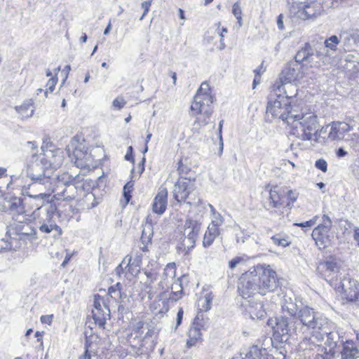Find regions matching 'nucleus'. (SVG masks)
I'll return each mask as SVG.
<instances>
[{
  "label": "nucleus",
  "instance_id": "obj_25",
  "mask_svg": "<svg viewBox=\"0 0 359 359\" xmlns=\"http://www.w3.org/2000/svg\"><path fill=\"white\" fill-rule=\"evenodd\" d=\"M341 359H359V350L351 341L343 343L341 351Z\"/></svg>",
  "mask_w": 359,
  "mask_h": 359
},
{
  "label": "nucleus",
  "instance_id": "obj_29",
  "mask_svg": "<svg viewBox=\"0 0 359 359\" xmlns=\"http://www.w3.org/2000/svg\"><path fill=\"white\" fill-rule=\"evenodd\" d=\"M281 307L284 315L287 313L293 320H294L300 309L298 308L297 303L294 302L291 297H284Z\"/></svg>",
  "mask_w": 359,
  "mask_h": 359
},
{
  "label": "nucleus",
  "instance_id": "obj_5",
  "mask_svg": "<svg viewBox=\"0 0 359 359\" xmlns=\"http://www.w3.org/2000/svg\"><path fill=\"white\" fill-rule=\"evenodd\" d=\"M285 95H278L273 100H270L266 107V116L269 119V116L272 118L281 119L287 123V118L290 116V111H296L299 106L292 104L293 95H290L285 90Z\"/></svg>",
  "mask_w": 359,
  "mask_h": 359
},
{
  "label": "nucleus",
  "instance_id": "obj_40",
  "mask_svg": "<svg viewBox=\"0 0 359 359\" xmlns=\"http://www.w3.org/2000/svg\"><path fill=\"white\" fill-rule=\"evenodd\" d=\"M131 257H128L126 256L122 261V262L116 268L115 271L116 274L120 276L121 273H124V270L128 268V271L130 268V262Z\"/></svg>",
  "mask_w": 359,
  "mask_h": 359
},
{
  "label": "nucleus",
  "instance_id": "obj_14",
  "mask_svg": "<svg viewBox=\"0 0 359 359\" xmlns=\"http://www.w3.org/2000/svg\"><path fill=\"white\" fill-rule=\"evenodd\" d=\"M325 327V328H320L318 332L313 334L311 338L318 342H321L323 341L325 336H327V340L325 341L326 347H328L329 349H332V351H335L338 341L340 339L339 334L337 332L333 330L334 324L330 320H327Z\"/></svg>",
  "mask_w": 359,
  "mask_h": 359
},
{
  "label": "nucleus",
  "instance_id": "obj_9",
  "mask_svg": "<svg viewBox=\"0 0 359 359\" xmlns=\"http://www.w3.org/2000/svg\"><path fill=\"white\" fill-rule=\"evenodd\" d=\"M201 229V223L196 219L188 218L183 227V238L179 248L186 254L195 246L196 239Z\"/></svg>",
  "mask_w": 359,
  "mask_h": 359
},
{
  "label": "nucleus",
  "instance_id": "obj_26",
  "mask_svg": "<svg viewBox=\"0 0 359 359\" xmlns=\"http://www.w3.org/2000/svg\"><path fill=\"white\" fill-rule=\"evenodd\" d=\"M76 195V187L74 185V184H68L64 187L62 191H58L55 196L57 200L70 201L74 200Z\"/></svg>",
  "mask_w": 359,
  "mask_h": 359
},
{
  "label": "nucleus",
  "instance_id": "obj_17",
  "mask_svg": "<svg viewBox=\"0 0 359 359\" xmlns=\"http://www.w3.org/2000/svg\"><path fill=\"white\" fill-rule=\"evenodd\" d=\"M315 56L319 60H323L326 57L320 51L313 50L312 46L309 43H306L304 47L297 51L294 61L304 66V65H310L312 67L314 65Z\"/></svg>",
  "mask_w": 359,
  "mask_h": 359
},
{
  "label": "nucleus",
  "instance_id": "obj_11",
  "mask_svg": "<svg viewBox=\"0 0 359 359\" xmlns=\"http://www.w3.org/2000/svg\"><path fill=\"white\" fill-rule=\"evenodd\" d=\"M332 287L339 292L343 299L353 302L358 299L359 294V282L349 276H344L334 283Z\"/></svg>",
  "mask_w": 359,
  "mask_h": 359
},
{
  "label": "nucleus",
  "instance_id": "obj_22",
  "mask_svg": "<svg viewBox=\"0 0 359 359\" xmlns=\"http://www.w3.org/2000/svg\"><path fill=\"white\" fill-rule=\"evenodd\" d=\"M219 217L220 218L219 220H212V222L210 224L205 233L203 245L205 248L210 246L214 240L220 233L219 226L223 224L224 219L221 215H219Z\"/></svg>",
  "mask_w": 359,
  "mask_h": 359
},
{
  "label": "nucleus",
  "instance_id": "obj_50",
  "mask_svg": "<svg viewBox=\"0 0 359 359\" xmlns=\"http://www.w3.org/2000/svg\"><path fill=\"white\" fill-rule=\"evenodd\" d=\"M34 104V102L32 100H29L25 101L20 106H16L15 107V109L18 113H24L25 111L29 109V108Z\"/></svg>",
  "mask_w": 359,
  "mask_h": 359
},
{
  "label": "nucleus",
  "instance_id": "obj_34",
  "mask_svg": "<svg viewBox=\"0 0 359 359\" xmlns=\"http://www.w3.org/2000/svg\"><path fill=\"white\" fill-rule=\"evenodd\" d=\"M212 299L213 297L212 292H208L205 294L203 297L200 298L198 302V306L200 312L198 313L203 316L202 313L203 312L209 311L211 309Z\"/></svg>",
  "mask_w": 359,
  "mask_h": 359
},
{
  "label": "nucleus",
  "instance_id": "obj_60",
  "mask_svg": "<svg viewBox=\"0 0 359 359\" xmlns=\"http://www.w3.org/2000/svg\"><path fill=\"white\" fill-rule=\"evenodd\" d=\"M224 121L222 120L219 121V154H221L223 151V140H222V124Z\"/></svg>",
  "mask_w": 359,
  "mask_h": 359
},
{
  "label": "nucleus",
  "instance_id": "obj_19",
  "mask_svg": "<svg viewBox=\"0 0 359 359\" xmlns=\"http://www.w3.org/2000/svg\"><path fill=\"white\" fill-rule=\"evenodd\" d=\"M1 203V210L8 212L13 217L22 215L25 212V206L22 199L18 197H10L4 198Z\"/></svg>",
  "mask_w": 359,
  "mask_h": 359
},
{
  "label": "nucleus",
  "instance_id": "obj_28",
  "mask_svg": "<svg viewBox=\"0 0 359 359\" xmlns=\"http://www.w3.org/2000/svg\"><path fill=\"white\" fill-rule=\"evenodd\" d=\"M270 208H278L283 204V194L281 189L277 186L273 187L269 191Z\"/></svg>",
  "mask_w": 359,
  "mask_h": 359
},
{
  "label": "nucleus",
  "instance_id": "obj_46",
  "mask_svg": "<svg viewBox=\"0 0 359 359\" xmlns=\"http://www.w3.org/2000/svg\"><path fill=\"white\" fill-rule=\"evenodd\" d=\"M133 182L130 181L126 183L123 187V196L126 203H128L131 198L130 192L133 190Z\"/></svg>",
  "mask_w": 359,
  "mask_h": 359
},
{
  "label": "nucleus",
  "instance_id": "obj_61",
  "mask_svg": "<svg viewBox=\"0 0 359 359\" xmlns=\"http://www.w3.org/2000/svg\"><path fill=\"white\" fill-rule=\"evenodd\" d=\"M53 315H43L40 318V320L42 323L50 325L53 322Z\"/></svg>",
  "mask_w": 359,
  "mask_h": 359
},
{
  "label": "nucleus",
  "instance_id": "obj_41",
  "mask_svg": "<svg viewBox=\"0 0 359 359\" xmlns=\"http://www.w3.org/2000/svg\"><path fill=\"white\" fill-rule=\"evenodd\" d=\"M172 292L170 294L169 299L172 301H177L182 297V289L180 285L176 284L172 285Z\"/></svg>",
  "mask_w": 359,
  "mask_h": 359
},
{
  "label": "nucleus",
  "instance_id": "obj_63",
  "mask_svg": "<svg viewBox=\"0 0 359 359\" xmlns=\"http://www.w3.org/2000/svg\"><path fill=\"white\" fill-rule=\"evenodd\" d=\"M322 219H323V222H322V224H320L321 225H325L330 228L332 227V222L330 219V217H328L326 215H323Z\"/></svg>",
  "mask_w": 359,
  "mask_h": 359
},
{
  "label": "nucleus",
  "instance_id": "obj_38",
  "mask_svg": "<svg viewBox=\"0 0 359 359\" xmlns=\"http://www.w3.org/2000/svg\"><path fill=\"white\" fill-rule=\"evenodd\" d=\"M340 42H341V41H340L339 36L338 37L336 35H332L330 37L325 39L324 44H325V48H327L331 50L335 51V50H337V45Z\"/></svg>",
  "mask_w": 359,
  "mask_h": 359
},
{
  "label": "nucleus",
  "instance_id": "obj_58",
  "mask_svg": "<svg viewBox=\"0 0 359 359\" xmlns=\"http://www.w3.org/2000/svg\"><path fill=\"white\" fill-rule=\"evenodd\" d=\"M243 261L241 257H236L229 262V267L231 269H234L240 263Z\"/></svg>",
  "mask_w": 359,
  "mask_h": 359
},
{
  "label": "nucleus",
  "instance_id": "obj_27",
  "mask_svg": "<svg viewBox=\"0 0 359 359\" xmlns=\"http://www.w3.org/2000/svg\"><path fill=\"white\" fill-rule=\"evenodd\" d=\"M176 274V265L174 262L168 263L164 268L163 273L161 276V280L158 283L159 287L162 289L165 286H168L170 280H172Z\"/></svg>",
  "mask_w": 359,
  "mask_h": 359
},
{
  "label": "nucleus",
  "instance_id": "obj_12",
  "mask_svg": "<svg viewBox=\"0 0 359 359\" xmlns=\"http://www.w3.org/2000/svg\"><path fill=\"white\" fill-rule=\"evenodd\" d=\"M304 67L303 65L296 61L290 62L280 74L279 79L282 85H278L277 88L280 92H281L282 90H285V85L291 83L292 81H299L304 77ZM289 87L293 86L289 84L287 88Z\"/></svg>",
  "mask_w": 359,
  "mask_h": 359
},
{
  "label": "nucleus",
  "instance_id": "obj_21",
  "mask_svg": "<svg viewBox=\"0 0 359 359\" xmlns=\"http://www.w3.org/2000/svg\"><path fill=\"white\" fill-rule=\"evenodd\" d=\"M168 205V190L165 187H161L154 197L152 203V210L158 215H163Z\"/></svg>",
  "mask_w": 359,
  "mask_h": 359
},
{
  "label": "nucleus",
  "instance_id": "obj_4",
  "mask_svg": "<svg viewBox=\"0 0 359 359\" xmlns=\"http://www.w3.org/2000/svg\"><path fill=\"white\" fill-rule=\"evenodd\" d=\"M38 154L34 153L27 161L25 172L33 183L41 184L48 191H53V171L48 169L39 161Z\"/></svg>",
  "mask_w": 359,
  "mask_h": 359
},
{
  "label": "nucleus",
  "instance_id": "obj_36",
  "mask_svg": "<svg viewBox=\"0 0 359 359\" xmlns=\"http://www.w3.org/2000/svg\"><path fill=\"white\" fill-rule=\"evenodd\" d=\"M104 308L107 311H92L93 318L95 320V323L100 326H103L106 323V316H109V307L104 304Z\"/></svg>",
  "mask_w": 359,
  "mask_h": 359
},
{
  "label": "nucleus",
  "instance_id": "obj_24",
  "mask_svg": "<svg viewBox=\"0 0 359 359\" xmlns=\"http://www.w3.org/2000/svg\"><path fill=\"white\" fill-rule=\"evenodd\" d=\"M331 228L325 225L318 224L312 232V238L319 248H325L329 241L328 233Z\"/></svg>",
  "mask_w": 359,
  "mask_h": 359
},
{
  "label": "nucleus",
  "instance_id": "obj_43",
  "mask_svg": "<svg viewBox=\"0 0 359 359\" xmlns=\"http://www.w3.org/2000/svg\"><path fill=\"white\" fill-rule=\"evenodd\" d=\"M232 13L233 15L238 20V24L239 25V27H241L242 23V11L240 6V4L238 2H236L233 4L232 7Z\"/></svg>",
  "mask_w": 359,
  "mask_h": 359
},
{
  "label": "nucleus",
  "instance_id": "obj_7",
  "mask_svg": "<svg viewBox=\"0 0 359 359\" xmlns=\"http://www.w3.org/2000/svg\"><path fill=\"white\" fill-rule=\"evenodd\" d=\"M290 15L292 18L303 20H314L325 13L323 4L313 1L310 2H293L289 8Z\"/></svg>",
  "mask_w": 359,
  "mask_h": 359
},
{
  "label": "nucleus",
  "instance_id": "obj_30",
  "mask_svg": "<svg viewBox=\"0 0 359 359\" xmlns=\"http://www.w3.org/2000/svg\"><path fill=\"white\" fill-rule=\"evenodd\" d=\"M122 284L117 283L109 287L108 294L116 302H119L121 304L125 303L126 299H128V296L125 292H122Z\"/></svg>",
  "mask_w": 359,
  "mask_h": 359
},
{
  "label": "nucleus",
  "instance_id": "obj_64",
  "mask_svg": "<svg viewBox=\"0 0 359 359\" xmlns=\"http://www.w3.org/2000/svg\"><path fill=\"white\" fill-rule=\"evenodd\" d=\"M353 239L356 242V245L359 247V227H354Z\"/></svg>",
  "mask_w": 359,
  "mask_h": 359
},
{
  "label": "nucleus",
  "instance_id": "obj_18",
  "mask_svg": "<svg viewBox=\"0 0 359 359\" xmlns=\"http://www.w3.org/2000/svg\"><path fill=\"white\" fill-rule=\"evenodd\" d=\"M45 153L38 154L39 161L45 165L48 169H57L63 162V154L60 149H53V151H46Z\"/></svg>",
  "mask_w": 359,
  "mask_h": 359
},
{
  "label": "nucleus",
  "instance_id": "obj_62",
  "mask_svg": "<svg viewBox=\"0 0 359 359\" xmlns=\"http://www.w3.org/2000/svg\"><path fill=\"white\" fill-rule=\"evenodd\" d=\"M336 156L338 158H344L348 155V151H346L343 147H339L335 151Z\"/></svg>",
  "mask_w": 359,
  "mask_h": 359
},
{
  "label": "nucleus",
  "instance_id": "obj_51",
  "mask_svg": "<svg viewBox=\"0 0 359 359\" xmlns=\"http://www.w3.org/2000/svg\"><path fill=\"white\" fill-rule=\"evenodd\" d=\"M148 322L144 321H139L135 325H134L133 330L135 332L139 334L140 335H142L144 332V327L147 325Z\"/></svg>",
  "mask_w": 359,
  "mask_h": 359
},
{
  "label": "nucleus",
  "instance_id": "obj_16",
  "mask_svg": "<svg viewBox=\"0 0 359 359\" xmlns=\"http://www.w3.org/2000/svg\"><path fill=\"white\" fill-rule=\"evenodd\" d=\"M207 323L203 315L198 313L191 324L188 332V339L187 346L189 348L196 346L198 342L202 341V329H204Z\"/></svg>",
  "mask_w": 359,
  "mask_h": 359
},
{
  "label": "nucleus",
  "instance_id": "obj_37",
  "mask_svg": "<svg viewBox=\"0 0 359 359\" xmlns=\"http://www.w3.org/2000/svg\"><path fill=\"white\" fill-rule=\"evenodd\" d=\"M249 313L252 318H262L265 315V311L263 309V305L262 303H255V309L254 306H250Z\"/></svg>",
  "mask_w": 359,
  "mask_h": 359
},
{
  "label": "nucleus",
  "instance_id": "obj_6",
  "mask_svg": "<svg viewBox=\"0 0 359 359\" xmlns=\"http://www.w3.org/2000/svg\"><path fill=\"white\" fill-rule=\"evenodd\" d=\"M40 215L35 220V224L42 233H53V238H59L62 234V229L53 219L57 211L55 204L50 203L39 209Z\"/></svg>",
  "mask_w": 359,
  "mask_h": 359
},
{
  "label": "nucleus",
  "instance_id": "obj_15",
  "mask_svg": "<svg viewBox=\"0 0 359 359\" xmlns=\"http://www.w3.org/2000/svg\"><path fill=\"white\" fill-rule=\"evenodd\" d=\"M317 271L332 287L334 283L338 280L339 265L334 258L329 257L326 261L318 264Z\"/></svg>",
  "mask_w": 359,
  "mask_h": 359
},
{
  "label": "nucleus",
  "instance_id": "obj_1",
  "mask_svg": "<svg viewBox=\"0 0 359 359\" xmlns=\"http://www.w3.org/2000/svg\"><path fill=\"white\" fill-rule=\"evenodd\" d=\"M278 286L276 272L269 266L257 265L241 276L238 290L243 299H248L257 294L265 295L273 292Z\"/></svg>",
  "mask_w": 359,
  "mask_h": 359
},
{
  "label": "nucleus",
  "instance_id": "obj_53",
  "mask_svg": "<svg viewBox=\"0 0 359 359\" xmlns=\"http://www.w3.org/2000/svg\"><path fill=\"white\" fill-rule=\"evenodd\" d=\"M315 166L317 169L326 172L327 170V163L325 159L320 158L316 161Z\"/></svg>",
  "mask_w": 359,
  "mask_h": 359
},
{
  "label": "nucleus",
  "instance_id": "obj_23",
  "mask_svg": "<svg viewBox=\"0 0 359 359\" xmlns=\"http://www.w3.org/2000/svg\"><path fill=\"white\" fill-rule=\"evenodd\" d=\"M352 128L345 122H333L331 125L328 137L331 140H341L351 131Z\"/></svg>",
  "mask_w": 359,
  "mask_h": 359
},
{
  "label": "nucleus",
  "instance_id": "obj_2",
  "mask_svg": "<svg viewBox=\"0 0 359 359\" xmlns=\"http://www.w3.org/2000/svg\"><path fill=\"white\" fill-rule=\"evenodd\" d=\"M287 120L291 135L301 140L317 142L320 125L314 112L298 107L296 111H290Z\"/></svg>",
  "mask_w": 359,
  "mask_h": 359
},
{
  "label": "nucleus",
  "instance_id": "obj_59",
  "mask_svg": "<svg viewBox=\"0 0 359 359\" xmlns=\"http://www.w3.org/2000/svg\"><path fill=\"white\" fill-rule=\"evenodd\" d=\"M151 3L149 2V1H144V2H142V8L144 9V12H143L142 15L141 16V18L140 19V20H142L144 17L149 12L150 6H151Z\"/></svg>",
  "mask_w": 359,
  "mask_h": 359
},
{
  "label": "nucleus",
  "instance_id": "obj_54",
  "mask_svg": "<svg viewBox=\"0 0 359 359\" xmlns=\"http://www.w3.org/2000/svg\"><path fill=\"white\" fill-rule=\"evenodd\" d=\"M53 149L55 148L54 147L50 139H46V140H44L41 147L42 151L41 153H45L46 152V151H53Z\"/></svg>",
  "mask_w": 359,
  "mask_h": 359
},
{
  "label": "nucleus",
  "instance_id": "obj_10",
  "mask_svg": "<svg viewBox=\"0 0 359 359\" xmlns=\"http://www.w3.org/2000/svg\"><path fill=\"white\" fill-rule=\"evenodd\" d=\"M196 189L195 179L188 180H178L174 184L172 194L173 198L178 203H186L189 206L198 205L202 203V200L198 198L197 201H187L189 196Z\"/></svg>",
  "mask_w": 359,
  "mask_h": 359
},
{
  "label": "nucleus",
  "instance_id": "obj_8",
  "mask_svg": "<svg viewBox=\"0 0 359 359\" xmlns=\"http://www.w3.org/2000/svg\"><path fill=\"white\" fill-rule=\"evenodd\" d=\"M214 97L211 94H196L191 109L198 114L196 122L201 126L207 125L213 112Z\"/></svg>",
  "mask_w": 359,
  "mask_h": 359
},
{
  "label": "nucleus",
  "instance_id": "obj_55",
  "mask_svg": "<svg viewBox=\"0 0 359 359\" xmlns=\"http://www.w3.org/2000/svg\"><path fill=\"white\" fill-rule=\"evenodd\" d=\"M102 299H101L100 296L99 294L95 295L94 304H93L95 309L93 310L92 311H103L102 309Z\"/></svg>",
  "mask_w": 359,
  "mask_h": 359
},
{
  "label": "nucleus",
  "instance_id": "obj_31",
  "mask_svg": "<svg viewBox=\"0 0 359 359\" xmlns=\"http://www.w3.org/2000/svg\"><path fill=\"white\" fill-rule=\"evenodd\" d=\"M84 146L80 144L79 147H76L74 150V156L76 158V163L77 166H86L88 164L90 161V154H88L87 151H83Z\"/></svg>",
  "mask_w": 359,
  "mask_h": 359
},
{
  "label": "nucleus",
  "instance_id": "obj_49",
  "mask_svg": "<svg viewBox=\"0 0 359 359\" xmlns=\"http://www.w3.org/2000/svg\"><path fill=\"white\" fill-rule=\"evenodd\" d=\"M57 76L51 77L48 81V83H47L48 88L44 92V95H45L46 97H47L48 92L52 93L54 90L55 86L57 84Z\"/></svg>",
  "mask_w": 359,
  "mask_h": 359
},
{
  "label": "nucleus",
  "instance_id": "obj_44",
  "mask_svg": "<svg viewBox=\"0 0 359 359\" xmlns=\"http://www.w3.org/2000/svg\"><path fill=\"white\" fill-rule=\"evenodd\" d=\"M143 271L147 278V280L155 282L157 280L158 271L156 269L145 268L143 269Z\"/></svg>",
  "mask_w": 359,
  "mask_h": 359
},
{
  "label": "nucleus",
  "instance_id": "obj_52",
  "mask_svg": "<svg viewBox=\"0 0 359 359\" xmlns=\"http://www.w3.org/2000/svg\"><path fill=\"white\" fill-rule=\"evenodd\" d=\"M126 104V100L123 97H116L112 102V106L115 109H121Z\"/></svg>",
  "mask_w": 359,
  "mask_h": 359
},
{
  "label": "nucleus",
  "instance_id": "obj_33",
  "mask_svg": "<svg viewBox=\"0 0 359 359\" xmlns=\"http://www.w3.org/2000/svg\"><path fill=\"white\" fill-rule=\"evenodd\" d=\"M339 39L341 42L344 43V46L348 47L350 45L351 41H353L354 43L359 41V34L358 30L355 32L341 31L339 34Z\"/></svg>",
  "mask_w": 359,
  "mask_h": 359
},
{
  "label": "nucleus",
  "instance_id": "obj_48",
  "mask_svg": "<svg viewBox=\"0 0 359 359\" xmlns=\"http://www.w3.org/2000/svg\"><path fill=\"white\" fill-rule=\"evenodd\" d=\"M154 283V282H151L150 280H146L144 282V288H145L146 292L148 294V298L149 299H151L156 294V292L154 291V287H153Z\"/></svg>",
  "mask_w": 359,
  "mask_h": 359
},
{
  "label": "nucleus",
  "instance_id": "obj_35",
  "mask_svg": "<svg viewBox=\"0 0 359 359\" xmlns=\"http://www.w3.org/2000/svg\"><path fill=\"white\" fill-rule=\"evenodd\" d=\"M177 171L180 175V178L178 180H188L189 177L191 179L192 178L196 180L194 172L187 165H184L182 161L178 163Z\"/></svg>",
  "mask_w": 359,
  "mask_h": 359
},
{
  "label": "nucleus",
  "instance_id": "obj_45",
  "mask_svg": "<svg viewBox=\"0 0 359 359\" xmlns=\"http://www.w3.org/2000/svg\"><path fill=\"white\" fill-rule=\"evenodd\" d=\"M273 243L278 246L287 247L290 245V242L288 241L287 238H282L279 235H275L271 237Z\"/></svg>",
  "mask_w": 359,
  "mask_h": 359
},
{
  "label": "nucleus",
  "instance_id": "obj_42",
  "mask_svg": "<svg viewBox=\"0 0 359 359\" xmlns=\"http://www.w3.org/2000/svg\"><path fill=\"white\" fill-rule=\"evenodd\" d=\"M156 334L157 332L156 331L154 323L152 322H148L144 327V332L142 336L144 337V339H147L152 337Z\"/></svg>",
  "mask_w": 359,
  "mask_h": 359
},
{
  "label": "nucleus",
  "instance_id": "obj_32",
  "mask_svg": "<svg viewBox=\"0 0 359 359\" xmlns=\"http://www.w3.org/2000/svg\"><path fill=\"white\" fill-rule=\"evenodd\" d=\"M243 359H268L266 349L254 345L250 348Z\"/></svg>",
  "mask_w": 359,
  "mask_h": 359
},
{
  "label": "nucleus",
  "instance_id": "obj_13",
  "mask_svg": "<svg viewBox=\"0 0 359 359\" xmlns=\"http://www.w3.org/2000/svg\"><path fill=\"white\" fill-rule=\"evenodd\" d=\"M275 323L276 326L273 327L274 335L276 337H280L279 340L281 342L286 341L289 336L292 334H299L294 320L287 317L285 315L276 317Z\"/></svg>",
  "mask_w": 359,
  "mask_h": 359
},
{
  "label": "nucleus",
  "instance_id": "obj_3",
  "mask_svg": "<svg viewBox=\"0 0 359 359\" xmlns=\"http://www.w3.org/2000/svg\"><path fill=\"white\" fill-rule=\"evenodd\" d=\"M329 319L323 313L315 311L308 306L301 308L294 318L299 334L312 330V334L318 332L320 328H325Z\"/></svg>",
  "mask_w": 359,
  "mask_h": 359
},
{
  "label": "nucleus",
  "instance_id": "obj_57",
  "mask_svg": "<svg viewBox=\"0 0 359 359\" xmlns=\"http://www.w3.org/2000/svg\"><path fill=\"white\" fill-rule=\"evenodd\" d=\"M210 94V88L207 82H203L196 94Z\"/></svg>",
  "mask_w": 359,
  "mask_h": 359
},
{
  "label": "nucleus",
  "instance_id": "obj_56",
  "mask_svg": "<svg viewBox=\"0 0 359 359\" xmlns=\"http://www.w3.org/2000/svg\"><path fill=\"white\" fill-rule=\"evenodd\" d=\"M210 94V88L207 82H203L196 94Z\"/></svg>",
  "mask_w": 359,
  "mask_h": 359
},
{
  "label": "nucleus",
  "instance_id": "obj_47",
  "mask_svg": "<svg viewBox=\"0 0 359 359\" xmlns=\"http://www.w3.org/2000/svg\"><path fill=\"white\" fill-rule=\"evenodd\" d=\"M318 218V216H315L310 220L306 221L305 222L294 223V226L302 227L303 229H307V228L309 229V228L313 226L316 224Z\"/></svg>",
  "mask_w": 359,
  "mask_h": 359
},
{
  "label": "nucleus",
  "instance_id": "obj_39",
  "mask_svg": "<svg viewBox=\"0 0 359 359\" xmlns=\"http://www.w3.org/2000/svg\"><path fill=\"white\" fill-rule=\"evenodd\" d=\"M58 180L60 182L63 183L64 186L68 184H74L75 181H79V175H77L75 177L69 175V173H63L61 175L58 176Z\"/></svg>",
  "mask_w": 359,
  "mask_h": 359
},
{
  "label": "nucleus",
  "instance_id": "obj_20",
  "mask_svg": "<svg viewBox=\"0 0 359 359\" xmlns=\"http://www.w3.org/2000/svg\"><path fill=\"white\" fill-rule=\"evenodd\" d=\"M314 340L311 337L309 339H306L303 341V344L308 343L311 345L309 349L314 351L313 359H334L336 351H332L322 345L316 344Z\"/></svg>",
  "mask_w": 359,
  "mask_h": 359
}]
</instances>
